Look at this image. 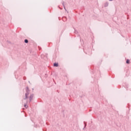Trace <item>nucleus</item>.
<instances>
[{
    "label": "nucleus",
    "instance_id": "7ed1b4c3",
    "mask_svg": "<svg viewBox=\"0 0 131 131\" xmlns=\"http://www.w3.org/2000/svg\"><path fill=\"white\" fill-rule=\"evenodd\" d=\"M54 66L55 67H58V63H55L54 64Z\"/></svg>",
    "mask_w": 131,
    "mask_h": 131
},
{
    "label": "nucleus",
    "instance_id": "423d86ee",
    "mask_svg": "<svg viewBox=\"0 0 131 131\" xmlns=\"http://www.w3.org/2000/svg\"><path fill=\"white\" fill-rule=\"evenodd\" d=\"M24 106H25V108H28V106L26 104H25Z\"/></svg>",
    "mask_w": 131,
    "mask_h": 131
},
{
    "label": "nucleus",
    "instance_id": "39448f33",
    "mask_svg": "<svg viewBox=\"0 0 131 131\" xmlns=\"http://www.w3.org/2000/svg\"><path fill=\"white\" fill-rule=\"evenodd\" d=\"M25 42H26V43H28V40L25 39Z\"/></svg>",
    "mask_w": 131,
    "mask_h": 131
},
{
    "label": "nucleus",
    "instance_id": "0eeeda50",
    "mask_svg": "<svg viewBox=\"0 0 131 131\" xmlns=\"http://www.w3.org/2000/svg\"><path fill=\"white\" fill-rule=\"evenodd\" d=\"M110 1H113V0H110Z\"/></svg>",
    "mask_w": 131,
    "mask_h": 131
},
{
    "label": "nucleus",
    "instance_id": "f257e3e1",
    "mask_svg": "<svg viewBox=\"0 0 131 131\" xmlns=\"http://www.w3.org/2000/svg\"><path fill=\"white\" fill-rule=\"evenodd\" d=\"M28 95H29V89L28 88H27V93L25 94V97L24 98V100H26V99L28 98Z\"/></svg>",
    "mask_w": 131,
    "mask_h": 131
},
{
    "label": "nucleus",
    "instance_id": "f03ea898",
    "mask_svg": "<svg viewBox=\"0 0 131 131\" xmlns=\"http://www.w3.org/2000/svg\"><path fill=\"white\" fill-rule=\"evenodd\" d=\"M32 98H33V95H31L30 97V101H31V100H32Z\"/></svg>",
    "mask_w": 131,
    "mask_h": 131
},
{
    "label": "nucleus",
    "instance_id": "20e7f679",
    "mask_svg": "<svg viewBox=\"0 0 131 131\" xmlns=\"http://www.w3.org/2000/svg\"><path fill=\"white\" fill-rule=\"evenodd\" d=\"M126 63H127V64H129V60L127 59V60H126Z\"/></svg>",
    "mask_w": 131,
    "mask_h": 131
}]
</instances>
